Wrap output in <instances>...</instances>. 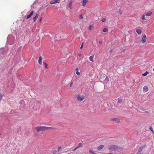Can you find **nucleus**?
Here are the masks:
<instances>
[{
  "mask_svg": "<svg viewBox=\"0 0 154 154\" xmlns=\"http://www.w3.org/2000/svg\"><path fill=\"white\" fill-rule=\"evenodd\" d=\"M89 152L90 153H92V154H96V153H94L92 151V150H89Z\"/></svg>",
  "mask_w": 154,
  "mask_h": 154,
  "instance_id": "obj_29",
  "label": "nucleus"
},
{
  "mask_svg": "<svg viewBox=\"0 0 154 154\" xmlns=\"http://www.w3.org/2000/svg\"><path fill=\"white\" fill-rule=\"evenodd\" d=\"M122 148H119L117 146L112 145L111 146H109L108 147V149L110 151L111 150H117L118 151L119 149H120Z\"/></svg>",
  "mask_w": 154,
  "mask_h": 154,
  "instance_id": "obj_3",
  "label": "nucleus"
},
{
  "mask_svg": "<svg viewBox=\"0 0 154 154\" xmlns=\"http://www.w3.org/2000/svg\"><path fill=\"white\" fill-rule=\"evenodd\" d=\"M94 55H93L89 57V60L90 61L93 62H94Z\"/></svg>",
  "mask_w": 154,
  "mask_h": 154,
  "instance_id": "obj_15",
  "label": "nucleus"
},
{
  "mask_svg": "<svg viewBox=\"0 0 154 154\" xmlns=\"http://www.w3.org/2000/svg\"><path fill=\"white\" fill-rule=\"evenodd\" d=\"M83 146V143H80L77 146L79 148L80 147H82Z\"/></svg>",
  "mask_w": 154,
  "mask_h": 154,
  "instance_id": "obj_19",
  "label": "nucleus"
},
{
  "mask_svg": "<svg viewBox=\"0 0 154 154\" xmlns=\"http://www.w3.org/2000/svg\"><path fill=\"white\" fill-rule=\"evenodd\" d=\"M105 80L107 83H109V80L108 76H106Z\"/></svg>",
  "mask_w": 154,
  "mask_h": 154,
  "instance_id": "obj_20",
  "label": "nucleus"
},
{
  "mask_svg": "<svg viewBox=\"0 0 154 154\" xmlns=\"http://www.w3.org/2000/svg\"><path fill=\"white\" fill-rule=\"evenodd\" d=\"M79 18L81 19H82L83 18V17L82 15H81L79 16Z\"/></svg>",
  "mask_w": 154,
  "mask_h": 154,
  "instance_id": "obj_27",
  "label": "nucleus"
},
{
  "mask_svg": "<svg viewBox=\"0 0 154 154\" xmlns=\"http://www.w3.org/2000/svg\"><path fill=\"white\" fill-rule=\"evenodd\" d=\"M152 14V12H149L146 13L145 14H143L141 17V18L143 20H147L149 19V16H150Z\"/></svg>",
  "mask_w": 154,
  "mask_h": 154,
  "instance_id": "obj_2",
  "label": "nucleus"
},
{
  "mask_svg": "<svg viewBox=\"0 0 154 154\" xmlns=\"http://www.w3.org/2000/svg\"><path fill=\"white\" fill-rule=\"evenodd\" d=\"M2 95L1 94H0V101L2 99Z\"/></svg>",
  "mask_w": 154,
  "mask_h": 154,
  "instance_id": "obj_34",
  "label": "nucleus"
},
{
  "mask_svg": "<svg viewBox=\"0 0 154 154\" xmlns=\"http://www.w3.org/2000/svg\"><path fill=\"white\" fill-rule=\"evenodd\" d=\"M103 31L104 32H106L108 31V29L106 28H105L103 29Z\"/></svg>",
  "mask_w": 154,
  "mask_h": 154,
  "instance_id": "obj_23",
  "label": "nucleus"
},
{
  "mask_svg": "<svg viewBox=\"0 0 154 154\" xmlns=\"http://www.w3.org/2000/svg\"><path fill=\"white\" fill-rule=\"evenodd\" d=\"M104 146L103 145H101L100 146L98 147L97 148V150L98 151H100L104 147Z\"/></svg>",
  "mask_w": 154,
  "mask_h": 154,
  "instance_id": "obj_11",
  "label": "nucleus"
},
{
  "mask_svg": "<svg viewBox=\"0 0 154 154\" xmlns=\"http://www.w3.org/2000/svg\"><path fill=\"white\" fill-rule=\"evenodd\" d=\"M106 20V19L105 18H103L102 19V21L103 22H104Z\"/></svg>",
  "mask_w": 154,
  "mask_h": 154,
  "instance_id": "obj_33",
  "label": "nucleus"
},
{
  "mask_svg": "<svg viewBox=\"0 0 154 154\" xmlns=\"http://www.w3.org/2000/svg\"><path fill=\"white\" fill-rule=\"evenodd\" d=\"M69 84H70V85H69L70 87H71L72 86V85L73 84V82L72 81H71L70 82Z\"/></svg>",
  "mask_w": 154,
  "mask_h": 154,
  "instance_id": "obj_26",
  "label": "nucleus"
},
{
  "mask_svg": "<svg viewBox=\"0 0 154 154\" xmlns=\"http://www.w3.org/2000/svg\"><path fill=\"white\" fill-rule=\"evenodd\" d=\"M146 40V35L144 34L143 35V37L142 38L141 40V42L143 43H145Z\"/></svg>",
  "mask_w": 154,
  "mask_h": 154,
  "instance_id": "obj_5",
  "label": "nucleus"
},
{
  "mask_svg": "<svg viewBox=\"0 0 154 154\" xmlns=\"http://www.w3.org/2000/svg\"><path fill=\"white\" fill-rule=\"evenodd\" d=\"M149 129L152 132V133L154 134V131H153L152 128L151 126L149 127Z\"/></svg>",
  "mask_w": 154,
  "mask_h": 154,
  "instance_id": "obj_25",
  "label": "nucleus"
},
{
  "mask_svg": "<svg viewBox=\"0 0 154 154\" xmlns=\"http://www.w3.org/2000/svg\"><path fill=\"white\" fill-rule=\"evenodd\" d=\"M83 46V43H82V44L81 46L80 47V49H82V48Z\"/></svg>",
  "mask_w": 154,
  "mask_h": 154,
  "instance_id": "obj_31",
  "label": "nucleus"
},
{
  "mask_svg": "<svg viewBox=\"0 0 154 154\" xmlns=\"http://www.w3.org/2000/svg\"><path fill=\"white\" fill-rule=\"evenodd\" d=\"M45 64V67L46 68H47L48 67V65L46 63H44Z\"/></svg>",
  "mask_w": 154,
  "mask_h": 154,
  "instance_id": "obj_28",
  "label": "nucleus"
},
{
  "mask_svg": "<svg viewBox=\"0 0 154 154\" xmlns=\"http://www.w3.org/2000/svg\"><path fill=\"white\" fill-rule=\"evenodd\" d=\"M38 16L39 15L38 14H37L33 18V21L34 22H35Z\"/></svg>",
  "mask_w": 154,
  "mask_h": 154,
  "instance_id": "obj_12",
  "label": "nucleus"
},
{
  "mask_svg": "<svg viewBox=\"0 0 154 154\" xmlns=\"http://www.w3.org/2000/svg\"><path fill=\"white\" fill-rule=\"evenodd\" d=\"M72 2L71 1L68 5V7L70 9H72Z\"/></svg>",
  "mask_w": 154,
  "mask_h": 154,
  "instance_id": "obj_17",
  "label": "nucleus"
},
{
  "mask_svg": "<svg viewBox=\"0 0 154 154\" xmlns=\"http://www.w3.org/2000/svg\"><path fill=\"white\" fill-rule=\"evenodd\" d=\"M148 91V87L147 86H145L143 88V91L144 92H147Z\"/></svg>",
  "mask_w": 154,
  "mask_h": 154,
  "instance_id": "obj_8",
  "label": "nucleus"
},
{
  "mask_svg": "<svg viewBox=\"0 0 154 154\" xmlns=\"http://www.w3.org/2000/svg\"><path fill=\"white\" fill-rule=\"evenodd\" d=\"M148 73L149 72L147 71H146L145 73L142 74V75L143 76H145L147 75Z\"/></svg>",
  "mask_w": 154,
  "mask_h": 154,
  "instance_id": "obj_21",
  "label": "nucleus"
},
{
  "mask_svg": "<svg viewBox=\"0 0 154 154\" xmlns=\"http://www.w3.org/2000/svg\"><path fill=\"white\" fill-rule=\"evenodd\" d=\"M33 14H34V11H32L30 13V14L29 15L27 16V17H26V19H28L29 18L32 16Z\"/></svg>",
  "mask_w": 154,
  "mask_h": 154,
  "instance_id": "obj_9",
  "label": "nucleus"
},
{
  "mask_svg": "<svg viewBox=\"0 0 154 154\" xmlns=\"http://www.w3.org/2000/svg\"><path fill=\"white\" fill-rule=\"evenodd\" d=\"M35 129L37 132H39L50 130H55L56 128L54 127H48L45 126H38L35 127Z\"/></svg>",
  "mask_w": 154,
  "mask_h": 154,
  "instance_id": "obj_1",
  "label": "nucleus"
},
{
  "mask_svg": "<svg viewBox=\"0 0 154 154\" xmlns=\"http://www.w3.org/2000/svg\"><path fill=\"white\" fill-rule=\"evenodd\" d=\"M42 17H41V19H40V22H41V21H42Z\"/></svg>",
  "mask_w": 154,
  "mask_h": 154,
  "instance_id": "obj_37",
  "label": "nucleus"
},
{
  "mask_svg": "<svg viewBox=\"0 0 154 154\" xmlns=\"http://www.w3.org/2000/svg\"><path fill=\"white\" fill-rule=\"evenodd\" d=\"M76 74L78 75H79L80 74V72H79V69L77 68L76 69Z\"/></svg>",
  "mask_w": 154,
  "mask_h": 154,
  "instance_id": "obj_18",
  "label": "nucleus"
},
{
  "mask_svg": "<svg viewBox=\"0 0 154 154\" xmlns=\"http://www.w3.org/2000/svg\"><path fill=\"white\" fill-rule=\"evenodd\" d=\"M60 2V0H54L50 2V4H55L56 3H58Z\"/></svg>",
  "mask_w": 154,
  "mask_h": 154,
  "instance_id": "obj_6",
  "label": "nucleus"
},
{
  "mask_svg": "<svg viewBox=\"0 0 154 154\" xmlns=\"http://www.w3.org/2000/svg\"><path fill=\"white\" fill-rule=\"evenodd\" d=\"M112 121H115L117 122H120L119 119L118 118H113L111 119Z\"/></svg>",
  "mask_w": 154,
  "mask_h": 154,
  "instance_id": "obj_16",
  "label": "nucleus"
},
{
  "mask_svg": "<svg viewBox=\"0 0 154 154\" xmlns=\"http://www.w3.org/2000/svg\"><path fill=\"white\" fill-rule=\"evenodd\" d=\"M153 71H154V68L153 69Z\"/></svg>",
  "mask_w": 154,
  "mask_h": 154,
  "instance_id": "obj_40",
  "label": "nucleus"
},
{
  "mask_svg": "<svg viewBox=\"0 0 154 154\" xmlns=\"http://www.w3.org/2000/svg\"><path fill=\"white\" fill-rule=\"evenodd\" d=\"M42 58L41 56H40L39 57V59H38V63L40 64L41 65L42 64Z\"/></svg>",
  "mask_w": 154,
  "mask_h": 154,
  "instance_id": "obj_14",
  "label": "nucleus"
},
{
  "mask_svg": "<svg viewBox=\"0 0 154 154\" xmlns=\"http://www.w3.org/2000/svg\"><path fill=\"white\" fill-rule=\"evenodd\" d=\"M136 32L137 33V34L139 35H140L142 33L141 30L139 28H137V29H136Z\"/></svg>",
  "mask_w": 154,
  "mask_h": 154,
  "instance_id": "obj_7",
  "label": "nucleus"
},
{
  "mask_svg": "<svg viewBox=\"0 0 154 154\" xmlns=\"http://www.w3.org/2000/svg\"><path fill=\"white\" fill-rule=\"evenodd\" d=\"M62 149V147H59L58 149V152H60V151L61 149Z\"/></svg>",
  "mask_w": 154,
  "mask_h": 154,
  "instance_id": "obj_30",
  "label": "nucleus"
},
{
  "mask_svg": "<svg viewBox=\"0 0 154 154\" xmlns=\"http://www.w3.org/2000/svg\"><path fill=\"white\" fill-rule=\"evenodd\" d=\"M81 54H79V56H81Z\"/></svg>",
  "mask_w": 154,
  "mask_h": 154,
  "instance_id": "obj_38",
  "label": "nucleus"
},
{
  "mask_svg": "<svg viewBox=\"0 0 154 154\" xmlns=\"http://www.w3.org/2000/svg\"><path fill=\"white\" fill-rule=\"evenodd\" d=\"M101 43H102L101 42H100H100H99V43L100 44H101Z\"/></svg>",
  "mask_w": 154,
  "mask_h": 154,
  "instance_id": "obj_39",
  "label": "nucleus"
},
{
  "mask_svg": "<svg viewBox=\"0 0 154 154\" xmlns=\"http://www.w3.org/2000/svg\"><path fill=\"white\" fill-rule=\"evenodd\" d=\"M145 147V146H141L138 152H141L143 150Z\"/></svg>",
  "mask_w": 154,
  "mask_h": 154,
  "instance_id": "obj_13",
  "label": "nucleus"
},
{
  "mask_svg": "<svg viewBox=\"0 0 154 154\" xmlns=\"http://www.w3.org/2000/svg\"><path fill=\"white\" fill-rule=\"evenodd\" d=\"M93 26L90 25L89 26V29L90 30H92L93 29Z\"/></svg>",
  "mask_w": 154,
  "mask_h": 154,
  "instance_id": "obj_22",
  "label": "nucleus"
},
{
  "mask_svg": "<svg viewBox=\"0 0 154 154\" xmlns=\"http://www.w3.org/2000/svg\"><path fill=\"white\" fill-rule=\"evenodd\" d=\"M57 151L56 150L53 151V153L54 154H55L57 153Z\"/></svg>",
  "mask_w": 154,
  "mask_h": 154,
  "instance_id": "obj_32",
  "label": "nucleus"
},
{
  "mask_svg": "<svg viewBox=\"0 0 154 154\" xmlns=\"http://www.w3.org/2000/svg\"><path fill=\"white\" fill-rule=\"evenodd\" d=\"M88 0H83L82 1V6L84 7L85 6L87 2H88Z\"/></svg>",
  "mask_w": 154,
  "mask_h": 154,
  "instance_id": "obj_10",
  "label": "nucleus"
},
{
  "mask_svg": "<svg viewBox=\"0 0 154 154\" xmlns=\"http://www.w3.org/2000/svg\"><path fill=\"white\" fill-rule=\"evenodd\" d=\"M79 148L77 146V147H76L75 148V149H74V150H73V151H74L76 150H77Z\"/></svg>",
  "mask_w": 154,
  "mask_h": 154,
  "instance_id": "obj_35",
  "label": "nucleus"
},
{
  "mask_svg": "<svg viewBox=\"0 0 154 154\" xmlns=\"http://www.w3.org/2000/svg\"><path fill=\"white\" fill-rule=\"evenodd\" d=\"M136 154H142L141 152H138Z\"/></svg>",
  "mask_w": 154,
  "mask_h": 154,
  "instance_id": "obj_36",
  "label": "nucleus"
},
{
  "mask_svg": "<svg viewBox=\"0 0 154 154\" xmlns=\"http://www.w3.org/2000/svg\"><path fill=\"white\" fill-rule=\"evenodd\" d=\"M77 100L79 101H82L85 98V97L84 95H81L78 94L76 95Z\"/></svg>",
  "mask_w": 154,
  "mask_h": 154,
  "instance_id": "obj_4",
  "label": "nucleus"
},
{
  "mask_svg": "<svg viewBox=\"0 0 154 154\" xmlns=\"http://www.w3.org/2000/svg\"><path fill=\"white\" fill-rule=\"evenodd\" d=\"M122 100L121 99H120V98H118V102L119 103H121V102H122Z\"/></svg>",
  "mask_w": 154,
  "mask_h": 154,
  "instance_id": "obj_24",
  "label": "nucleus"
}]
</instances>
